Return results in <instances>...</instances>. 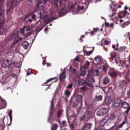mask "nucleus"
<instances>
[{"mask_svg":"<svg viewBox=\"0 0 130 130\" xmlns=\"http://www.w3.org/2000/svg\"><path fill=\"white\" fill-rule=\"evenodd\" d=\"M93 81L94 82L93 77V75L89 73L87 75L86 77V81L83 80H79L78 82V85L79 86H83L85 85V86L91 87L92 86V82Z\"/></svg>","mask_w":130,"mask_h":130,"instance_id":"obj_1","label":"nucleus"},{"mask_svg":"<svg viewBox=\"0 0 130 130\" xmlns=\"http://www.w3.org/2000/svg\"><path fill=\"white\" fill-rule=\"evenodd\" d=\"M4 10L0 7V35H2L6 30L2 27L4 25L5 19L4 18Z\"/></svg>","mask_w":130,"mask_h":130,"instance_id":"obj_2","label":"nucleus"},{"mask_svg":"<svg viewBox=\"0 0 130 130\" xmlns=\"http://www.w3.org/2000/svg\"><path fill=\"white\" fill-rule=\"evenodd\" d=\"M82 96L79 95H74L71 98L70 101L73 102V106L76 107L79 104L80 100H82Z\"/></svg>","mask_w":130,"mask_h":130,"instance_id":"obj_3","label":"nucleus"},{"mask_svg":"<svg viewBox=\"0 0 130 130\" xmlns=\"http://www.w3.org/2000/svg\"><path fill=\"white\" fill-rule=\"evenodd\" d=\"M92 115V111L87 110L85 112L84 116L80 118V120L81 121H87L90 119Z\"/></svg>","mask_w":130,"mask_h":130,"instance_id":"obj_4","label":"nucleus"},{"mask_svg":"<svg viewBox=\"0 0 130 130\" xmlns=\"http://www.w3.org/2000/svg\"><path fill=\"white\" fill-rule=\"evenodd\" d=\"M121 107L124 109H127V110L124 111L123 113L126 117H127L128 113L130 110V106L129 104L125 102H122L121 104Z\"/></svg>","mask_w":130,"mask_h":130,"instance_id":"obj_5","label":"nucleus"},{"mask_svg":"<svg viewBox=\"0 0 130 130\" xmlns=\"http://www.w3.org/2000/svg\"><path fill=\"white\" fill-rule=\"evenodd\" d=\"M14 39V41L18 43L19 41L22 39V38L18 36V34L13 32L11 34L10 39Z\"/></svg>","mask_w":130,"mask_h":130,"instance_id":"obj_6","label":"nucleus"},{"mask_svg":"<svg viewBox=\"0 0 130 130\" xmlns=\"http://www.w3.org/2000/svg\"><path fill=\"white\" fill-rule=\"evenodd\" d=\"M108 111V110L105 108L100 109L97 112V114L99 116H103L105 115Z\"/></svg>","mask_w":130,"mask_h":130,"instance_id":"obj_7","label":"nucleus"},{"mask_svg":"<svg viewBox=\"0 0 130 130\" xmlns=\"http://www.w3.org/2000/svg\"><path fill=\"white\" fill-rule=\"evenodd\" d=\"M108 74L111 77H116L119 74V72L117 71L112 70H110L108 72Z\"/></svg>","mask_w":130,"mask_h":130,"instance_id":"obj_8","label":"nucleus"},{"mask_svg":"<svg viewBox=\"0 0 130 130\" xmlns=\"http://www.w3.org/2000/svg\"><path fill=\"white\" fill-rule=\"evenodd\" d=\"M65 72L63 71L60 74L59 76L60 80L61 82H62L66 78Z\"/></svg>","mask_w":130,"mask_h":130,"instance_id":"obj_9","label":"nucleus"},{"mask_svg":"<svg viewBox=\"0 0 130 130\" xmlns=\"http://www.w3.org/2000/svg\"><path fill=\"white\" fill-rule=\"evenodd\" d=\"M92 125L90 123L86 124L83 127V130H90L91 127Z\"/></svg>","mask_w":130,"mask_h":130,"instance_id":"obj_10","label":"nucleus"},{"mask_svg":"<svg viewBox=\"0 0 130 130\" xmlns=\"http://www.w3.org/2000/svg\"><path fill=\"white\" fill-rule=\"evenodd\" d=\"M6 106V103L4 100H2L0 101V109L5 108Z\"/></svg>","mask_w":130,"mask_h":130,"instance_id":"obj_11","label":"nucleus"},{"mask_svg":"<svg viewBox=\"0 0 130 130\" xmlns=\"http://www.w3.org/2000/svg\"><path fill=\"white\" fill-rule=\"evenodd\" d=\"M99 29L96 28H93V30H92L90 32H86L85 34V35H87V34H91L90 35L92 36L95 34V32L98 31Z\"/></svg>","mask_w":130,"mask_h":130,"instance_id":"obj_12","label":"nucleus"},{"mask_svg":"<svg viewBox=\"0 0 130 130\" xmlns=\"http://www.w3.org/2000/svg\"><path fill=\"white\" fill-rule=\"evenodd\" d=\"M77 2H75L74 3L72 4H68V7L70 9H73L75 6L77 5Z\"/></svg>","mask_w":130,"mask_h":130,"instance_id":"obj_13","label":"nucleus"},{"mask_svg":"<svg viewBox=\"0 0 130 130\" xmlns=\"http://www.w3.org/2000/svg\"><path fill=\"white\" fill-rule=\"evenodd\" d=\"M127 12L126 11H121L120 13V15L119 17V18H121L122 17H124Z\"/></svg>","mask_w":130,"mask_h":130,"instance_id":"obj_14","label":"nucleus"},{"mask_svg":"<svg viewBox=\"0 0 130 130\" xmlns=\"http://www.w3.org/2000/svg\"><path fill=\"white\" fill-rule=\"evenodd\" d=\"M56 77L52 78H50L47 80L43 84V86H47L49 85L50 86L51 84V83L49 85L47 84L49 82L52 81V80L55 79Z\"/></svg>","mask_w":130,"mask_h":130,"instance_id":"obj_15","label":"nucleus"},{"mask_svg":"<svg viewBox=\"0 0 130 130\" xmlns=\"http://www.w3.org/2000/svg\"><path fill=\"white\" fill-rule=\"evenodd\" d=\"M107 121L105 119H104L100 121L99 122V124L100 126L102 127L105 124Z\"/></svg>","mask_w":130,"mask_h":130,"instance_id":"obj_16","label":"nucleus"},{"mask_svg":"<svg viewBox=\"0 0 130 130\" xmlns=\"http://www.w3.org/2000/svg\"><path fill=\"white\" fill-rule=\"evenodd\" d=\"M22 45L24 48L27 49L29 46V44L27 42L25 41L23 43Z\"/></svg>","mask_w":130,"mask_h":130,"instance_id":"obj_17","label":"nucleus"},{"mask_svg":"<svg viewBox=\"0 0 130 130\" xmlns=\"http://www.w3.org/2000/svg\"><path fill=\"white\" fill-rule=\"evenodd\" d=\"M21 63L20 62H15L14 63V66L16 68H19L21 66Z\"/></svg>","mask_w":130,"mask_h":130,"instance_id":"obj_18","label":"nucleus"},{"mask_svg":"<svg viewBox=\"0 0 130 130\" xmlns=\"http://www.w3.org/2000/svg\"><path fill=\"white\" fill-rule=\"evenodd\" d=\"M102 96L100 95L96 96L94 99V101L95 102L101 101L102 100Z\"/></svg>","mask_w":130,"mask_h":130,"instance_id":"obj_19","label":"nucleus"},{"mask_svg":"<svg viewBox=\"0 0 130 130\" xmlns=\"http://www.w3.org/2000/svg\"><path fill=\"white\" fill-rule=\"evenodd\" d=\"M109 82L108 78L106 77H105L103 80V84L104 85L107 84Z\"/></svg>","mask_w":130,"mask_h":130,"instance_id":"obj_20","label":"nucleus"},{"mask_svg":"<svg viewBox=\"0 0 130 130\" xmlns=\"http://www.w3.org/2000/svg\"><path fill=\"white\" fill-rule=\"evenodd\" d=\"M84 108L83 107H81L79 108L77 110L78 114H81L83 113L84 110Z\"/></svg>","mask_w":130,"mask_h":130,"instance_id":"obj_21","label":"nucleus"},{"mask_svg":"<svg viewBox=\"0 0 130 130\" xmlns=\"http://www.w3.org/2000/svg\"><path fill=\"white\" fill-rule=\"evenodd\" d=\"M120 105L117 103L116 101L115 100L113 102L112 105V107L113 108L118 107Z\"/></svg>","mask_w":130,"mask_h":130,"instance_id":"obj_22","label":"nucleus"},{"mask_svg":"<svg viewBox=\"0 0 130 130\" xmlns=\"http://www.w3.org/2000/svg\"><path fill=\"white\" fill-rule=\"evenodd\" d=\"M110 55L111 58H115L117 56V53L115 52H112L111 53Z\"/></svg>","mask_w":130,"mask_h":130,"instance_id":"obj_23","label":"nucleus"},{"mask_svg":"<svg viewBox=\"0 0 130 130\" xmlns=\"http://www.w3.org/2000/svg\"><path fill=\"white\" fill-rule=\"evenodd\" d=\"M63 112V110L61 109L59 110L57 113V116L58 118H59L62 115Z\"/></svg>","mask_w":130,"mask_h":130,"instance_id":"obj_24","label":"nucleus"},{"mask_svg":"<svg viewBox=\"0 0 130 130\" xmlns=\"http://www.w3.org/2000/svg\"><path fill=\"white\" fill-rule=\"evenodd\" d=\"M16 3H15V1H11L10 3V8H13L15 5H16Z\"/></svg>","mask_w":130,"mask_h":130,"instance_id":"obj_25","label":"nucleus"},{"mask_svg":"<svg viewBox=\"0 0 130 130\" xmlns=\"http://www.w3.org/2000/svg\"><path fill=\"white\" fill-rule=\"evenodd\" d=\"M58 126L57 125L55 124H54L51 127V130H57Z\"/></svg>","mask_w":130,"mask_h":130,"instance_id":"obj_26","label":"nucleus"},{"mask_svg":"<svg viewBox=\"0 0 130 130\" xmlns=\"http://www.w3.org/2000/svg\"><path fill=\"white\" fill-rule=\"evenodd\" d=\"M115 100L119 105H121V104L122 103V100L120 98H118L116 99Z\"/></svg>","mask_w":130,"mask_h":130,"instance_id":"obj_27","label":"nucleus"},{"mask_svg":"<svg viewBox=\"0 0 130 130\" xmlns=\"http://www.w3.org/2000/svg\"><path fill=\"white\" fill-rule=\"evenodd\" d=\"M64 95L67 97H68L70 95L71 92L68 90H65Z\"/></svg>","mask_w":130,"mask_h":130,"instance_id":"obj_28","label":"nucleus"},{"mask_svg":"<svg viewBox=\"0 0 130 130\" xmlns=\"http://www.w3.org/2000/svg\"><path fill=\"white\" fill-rule=\"evenodd\" d=\"M90 64L89 62L88 61H86L84 64L83 66V68L84 69H87Z\"/></svg>","mask_w":130,"mask_h":130,"instance_id":"obj_29","label":"nucleus"},{"mask_svg":"<svg viewBox=\"0 0 130 130\" xmlns=\"http://www.w3.org/2000/svg\"><path fill=\"white\" fill-rule=\"evenodd\" d=\"M95 60L97 62H99L101 61V57L98 56L96 57L95 58Z\"/></svg>","mask_w":130,"mask_h":130,"instance_id":"obj_30","label":"nucleus"},{"mask_svg":"<svg viewBox=\"0 0 130 130\" xmlns=\"http://www.w3.org/2000/svg\"><path fill=\"white\" fill-rule=\"evenodd\" d=\"M104 102L105 104H109L111 102L109 99L107 98H105L104 100Z\"/></svg>","mask_w":130,"mask_h":130,"instance_id":"obj_31","label":"nucleus"},{"mask_svg":"<svg viewBox=\"0 0 130 130\" xmlns=\"http://www.w3.org/2000/svg\"><path fill=\"white\" fill-rule=\"evenodd\" d=\"M66 11L65 9L62 8V9H61L59 11V13L60 14H64L66 13Z\"/></svg>","mask_w":130,"mask_h":130,"instance_id":"obj_32","label":"nucleus"},{"mask_svg":"<svg viewBox=\"0 0 130 130\" xmlns=\"http://www.w3.org/2000/svg\"><path fill=\"white\" fill-rule=\"evenodd\" d=\"M116 11L117 9L116 8H114L112 10V11L113 13L110 16V17H113L114 15L116 14V13H115V12Z\"/></svg>","mask_w":130,"mask_h":130,"instance_id":"obj_33","label":"nucleus"},{"mask_svg":"<svg viewBox=\"0 0 130 130\" xmlns=\"http://www.w3.org/2000/svg\"><path fill=\"white\" fill-rule=\"evenodd\" d=\"M5 62L7 63L6 64H5V66H4L5 64H3V67L4 68H6L8 67V66L9 65V61L8 59H7L6 60Z\"/></svg>","mask_w":130,"mask_h":130,"instance_id":"obj_34","label":"nucleus"},{"mask_svg":"<svg viewBox=\"0 0 130 130\" xmlns=\"http://www.w3.org/2000/svg\"><path fill=\"white\" fill-rule=\"evenodd\" d=\"M84 7L83 6H78V7L77 9V12H79L80 10L84 9Z\"/></svg>","mask_w":130,"mask_h":130,"instance_id":"obj_35","label":"nucleus"},{"mask_svg":"<svg viewBox=\"0 0 130 130\" xmlns=\"http://www.w3.org/2000/svg\"><path fill=\"white\" fill-rule=\"evenodd\" d=\"M129 24V23L128 22H124L123 25L122 26V27L123 28L124 27H126L128 26Z\"/></svg>","mask_w":130,"mask_h":130,"instance_id":"obj_36","label":"nucleus"},{"mask_svg":"<svg viewBox=\"0 0 130 130\" xmlns=\"http://www.w3.org/2000/svg\"><path fill=\"white\" fill-rule=\"evenodd\" d=\"M12 111H10L9 112L8 115L10 117V124L11 123V121L12 120Z\"/></svg>","mask_w":130,"mask_h":130,"instance_id":"obj_37","label":"nucleus"},{"mask_svg":"<svg viewBox=\"0 0 130 130\" xmlns=\"http://www.w3.org/2000/svg\"><path fill=\"white\" fill-rule=\"evenodd\" d=\"M79 57L78 56H76L74 59V62H79Z\"/></svg>","mask_w":130,"mask_h":130,"instance_id":"obj_38","label":"nucleus"},{"mask_svg":"<svg viewBox=\"0 0 130 130\" xmlns=\"http://www.w3.org/2000/svg\"><path fill=\"white\" fill-rule=\"evenodd\" d=\"M99 70L98 69H96L95 70L94 72V74L95 76H97L98 75V73L99 72Z\"/></svg>","mask_w":130,"mask_h":130,"instance_id":"obj_39","label":"nucleus"},{"mask_svg":"<svg viewBox=\"0 0 130 130\" xmlns=\"http://www.w3.org/2000/svg\"><path fill=\"white\" fill-rule=\"evenodd\" d=\"M92 50H91L88 51H85L86 54L88 56L92 54Z\"/></svg>","mask_w":130,"mask_h":130,"instance_id":"obj_40","label":"nucleus"},{"mask_svg":"<svg viewBox=\"0 0 130 130\" xmlns=\"http://www.w3.org/2000/svg\"><path fill=\"white\" fill-rule=\"evenodd\" d=\"M102 69L105 72H106L107 70V67L105 66H103Z\"/></svg>","mask_w":130,"mask_h":130,"instance_id":"obj_41","label":"nucleus"},{"mask_svg":"<svg viewBox=\"0 0 130 130\" xmlns=\"http://www.w3.org/2000/svg\"><path fill=\"white\" fill-rule=\"evenodd\" d=\"M73 85L72 83L68 85L67 87L66 88L67 89H71L72 88Z\"/></svg>","mask_w":130,"mask_h":130,"instance_id":"obj_42","label":"nucleus"},{"mask_svg":"<svg viewBox=\"0 0 130 130\" xmlns=\"http://www.w3.org/2000/svg\"><path fill=\"white\" fill-rule=\"evenodd\" d=\"M125 121H123L121 124L119 125L118 126V128H122L123 125L125 124Z\"/></svg>","mask_w":130,"mask_h":130,"instance_id":"obj_43","label":"nucleus"},{"mask_svg":"<svg viewBox=\"0 0 130 130\" xmlns=\"http://www.w3.org/2000/svg\"><path fill=\"white\" fill-rule=\"evenodd\" d=\"M30 13H29L26 15L25 17H24L23 19L24 20H26L27 18H28L30 15Z\"/></svg>","mask_w":130,"mask_h":130,"instance_id":"obj_44","label":"nucleus"},{"mask_svg":"<svg viewBox=\"0 0 130 130\" xmlns=\"http://www.w3.org/2000/svg\"><path fill=\"white\" fill-rule=\"evenodd\" d=\"M55 18H54L53 17H51L50 18H49L47 19L48 21L49 22H51L53 20L55 19Z\"/></svg>","mask_w":130,"mask_h":130,"instance_id":"obj_45","label":"nucleus"},{"mask_svg":"<svg viewBox=\"0 0 130 130\" xmlns=\"http://www.w3.org/2000/svg\"><path fill=\"white\" fill-rule=\"evenodd\" d=\"M42 59H43L42 62V64L44 65H45L46 64V63L45 62L46 61V58H44V57H42Z\"/></svg>","mask_w":130,"mask_h":130,"instance_id":"obj_46","label":"nucleus"},{"mask_svg":"<svg viewBox=\"0 0 130 130\" xmlns=\"http://www.w3.org/2000/svg\"><path fill=\"white\" fill-rule=\"evenodd\" d=\"M5 128V126L3 124L0 125V130H3Z\"/></svg>","mask_w":130,"mask_h":130,"instance_id":"obj_47","label":"nucleus"},{"mask_svg":"<svg viewBox=\"0 0 130 130\" xmlns=\"http://www.w3.org/2000/svg\"><path fill=\"white\" fill-rule=\"evenodd\" d=\"M84 86L83 87H82L80 88V89L83 90L85 91L87 90V88L86 87V86Z\"/></svg>","mask_w":130,"mask_h":130,"instance_id":"obj_48","label":"nucleus"},{"mask_svg":"<svg viewBox=\"0 0 130 130\" xmlns=\"http://www.w3.org/2000/svg\"><path fill=\"white\" fill-rule=\"evenodd\" d=\"M10 75L15 78H16L17 77V75L13 73L10 74Z\"/></svg>","mask_w":130,"mask_h":130,"instance_id":"obj_49","label":"nucleus"},{"mask_svg":"<svg viewBox=\"0 0 130 130\" xmlns=\"http://www.w3.org/2000/svg\"><path fill=\"white\" fill-rule=\"evenodd\" d=\"M62 124L63 126H66V122L65 121H62Z\"/></svg>","mask_w":130,"mask_h":130,"instance_id":"obj_50","label":"nucleus"},{"mask_svg":"<svg viewBox=\"0 0 130 130\" xmlns=\"http://www.w3.org/2000/svg\"><path fill=\"white\" fill-rule=\"evenodd\" d=\"M125 47H121L120 50V52H122L125 50Z\"/></svg>","mask_w":130,"mask_h":130,"instance_id":"obj_51","label":"nucleus"},{"mask_svg":"<svg viewBox=\"0 0 130 130\" xmlns=\"http://www.w3.org/2000/svg\"><path fill=\"white\" fill-rule=\"evenodd\" d=\"M39 14L40 15V17L41 19H42L43 18L44 16L41 12H40L39 13Z\"/></svg>","mask_w":130,"mask_h":130,"instance_id":"obj_52","label":"nucleus"},{"mask_svg":"<svg viewBox=\"0 0 130 130\" xmlns=\"http://www.w3.org/2000/svg\"><path fill=\"white\" fill-rule=\"evenodd\" d=\"M70 127L71 128V130H73L74 129V126L72 124H69Z\"/></svg>","mask_w":130,"mask_h":130,"instance_id":"obj_53","label":"nucleus"},{"mask_svg":"<svg viewBox=\"0 0 130 130\" xmlns=\"http://www.w3.org/2000/svg\"><path fill=\"white\" fill-rule=\"evenodd\" d=\"M72 69H73L72 70V72L74 73H75L76 71V69L75 68H73L72 67H71L70 68V70H72Z\"/></svg>","mask_w":130,"mask_h":130,"instance_id":"obj_54","label":"nucleus"},{"mask_svg":"<svg viewBox=\"0 0 130 130\" xmlns=\"http://www.w3.org/2000/svg\"><path fill=\"white\" fill-rule=\"evenodd\" d=\"M23 27H25L26 28V30L27 31H29L30 30V28L29 26H27L25 27V26H24Z\"/></svg>","mask_w":130,"mask_h":130,"instance_id":"obj_55","label":"nucleus"},{"mask_svg":"<svg viewBox=\"0 0 130 130\" xmlns=\"http://www.w3.org/2000/svg\"><path fill=\"white\" fill-rule=\"evenodd\" d=\"M117 128L115 126H113L110 129V130H116Z\"/></svg>","mask_w":130,"mask_h":130,"instance_id":"obj_56","label":"nucleus"},{"mask_svg":"<svg viewBox=\"0 0 130 130\" xmlns=\"http://www.w3.org/2000/svg\"><path fill=\"white\" fill-rule=\"evenodd\" d=\"M17 43H16V42L14 41L13 42L11 45V47H13V46H14Z\"/></svg>","mask_w":130,"mask_h":130,"instance_id":"obj_57","label":"nucleus"},{"mask_svg":"<svg viewBox=\"0 0 130 130\" xmlns=\"http://www.w3.org/2000/svg\"><path fill=\"white\" fill-rule=\"evenodd\" d=\"M104 43L105 45H107L109 44V42L105 40L104 41Z\"/></svg>","mask_w":130,"mask_h":130,"instance_id":"obj_58","label":"nucleus"},{"mask_svg":"<svg viewBox=\"0 0 130 130\" xmlns=\"http://www.w3.org/2000/svg\"><path fill=\"white\" fill-rule=\"evenodd\" d=\"M95 130H103V128L100 127H98L95 128Z\"/></svg>","mask_w":130,"mask_h":130,"instance_id":"obj_59","label":"nucleus"},{"mask_svg":"<svg viewBox=\"0 0 130 130\" xmlns=\"http://www.w3.org/2000/svg\"><path fill=\"white\" fill-rule=\"evenodd\" d=\"M53 99H52L51 100V107H52L53 105Z\"/></svg>","mask_w":130,"mask_h":130,"instance_id":"obj_60","label":"nucleus"},{"mask_svg":"<svg viewBox=\"0 0 130 130\" xmlns=\"http://www.w3.org/2000/svg\"><path fill=\"white\" fill-rule=\"evenodd\" d=\"M40 3H38L36 5V7L37 8H38L39 7V4H40Z\"/></svg>","mask_w":130,"mask_h":130,"instance_id":"obj_61","label":"nucleus"},{"mask_svg":"<svg viewBox=\"0 0 130 130\" xmlns=\"http://www.w3.org/2000/svg\"><path fill=\"white\" fill-rule=\"evenodd\" d=\"M20 31L22 33H23L24 32V30L23 29H20Z\"/></svg>","mask_w":130,"mask_h":130,"instance_id":"obj_62","label":"nucleus"},{"mask_svg":"<svg viewBox=\"0 0 130 130\" xmlns=\"http://www.w3.org/2000/svg\"><path fill=\"white\" fill-rule=\"evenodd\" d=\"M105 24L106 26H109V24L108 23H105Z\"/></svg>","mask_w":130,"mask_h":130,"instance_id":"obj_63","label":"nucleus"},{"mask_svg":"<svg viewBox=\"0 0 130 130\" xmlns=\"http://www.w3.org/2000/svg\"><path fill=\"white\" fill-rule=\"evenodd\" d=\"M111 27H113V23H111L109 25V26Z\"/></svg>","mask_w":130,"mask_h":130,"instance_id":"obj_64","label":"nucleus"}]
</instances>
